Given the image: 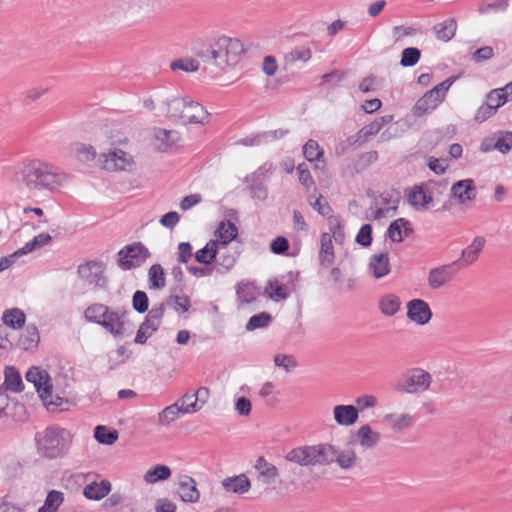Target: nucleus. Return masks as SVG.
<instances>
[{
  "instance_id": "1",
  "label": "nucleus",
  "mask_w": 512,
  "mask_h": 512,
  "mask_svg": "<svg viewBox=\"0 0 512 512\" xmlns=\"http://www.w3.org/2000/svg\"><path fill=\"white\" fill-rule=\"evenodd\" d=\"M14 180L29 198L59 193L69 177L53 164L39 158H25L14 166Z\"/></svg>"
},
{
  "instance_id": "2",
  "label": "nucleus",
  "mask_w": 512,
  "mask_h": 512,
  "mask_svg": "<svg viewBox=\"0 0 512 512\" xmlns=\"http://www.w3.org/2000/svg\"><path fill=\"white\" fill-rule=\"evenodd\" d=\"M193 52L203 63L226 71L240 62L244 47L237 38L221 36L209 42H196Z\"/></svg>"
},
{
  "instance_id": "3",
  "label": "nucleus",
  "mask_w": 512,
  "mask_h": 512,
  "mask_svg": "<svg viewBox=\"0 0 512 512\" xmlns=\"http://www.w3.org/2000/svg\"><path fill=\"white\" fill-rule=\"evenodd\" d=\"M26 380L33 384L43 404L50 408L59 407L64 403L61 394L68 387V375L57 376L52 379L47 370L41 367H31L26 373Z\"/></svg>"
},
{
  "instance_id": "4",
  "label": "nucleus",
  "mask_w": 512,
  "mask_h": 512,
  "mask_svg": "<svg viewBox=\"0 0 512 512\" xmlns=\"http://www.w3.org/2000/svg\"><path fill=\"white\" fill-rule=\"evenodd\" d=\"M159 113L172 119H179L185 124H206L210 116L200 103L188 97L177 96H170L162 100L159 105Z\"/></svg>"
},
{
  "instance_id": "5",
  "label": "nucleus",
  "mask_w": 512,
  "mask_h": 512,
  "mask_svg": "<svg viewBox=\"0 0 512 512\" xmlns=\"http://www.w3.org/2000/svg\"><path fill=\"white\" fill-rule=\"evenodd\" d=\"M73 434L62 427L50 426L36 434L37 452L46 459L64 456L73 442Z\"/></svg>"
},
{
  "instance_id": "6",
  "label": "nucleus",
  "mask_w": 512,
  "mask_h": 512,
  "mask_svg": "<svg viewBox=\"0 0 512 512\" xmlns=\"http://www.w3.org/2000/svg\"><path fill=\"white\" fill-rule=\"evenodd\" d=\"M432 383L431 374L423 368L408 369L398 380L395 389L406 394H422Z\"/></svg>"
},
{
  "instance_id": "7",
  "label": "nucleus",
  "mask_w": 512,
  "mask_h": 512,
  "mask_svg": "<svg viewBox=\"0 0 512 512\" xmlns=\"http://www.w3.org/2000/svg\"><path fill=\"white\" fill-rule=\"evenodd\" d=\"M98 162L100 167L108 172H129L135 167L132 154L117 146L100 153Z\"/></svg>"
},
{
  "instance_id": "8",
  "label": "nucleus",
  "mask_w": 512,
  "mask_h": 512,
  "mask_svg": "<svg viewBox=\"0 0 512 512\" xmlns=\"http://www.w3.org/2000/svg\"><path fill=\"white\" fill-rule=\"evenodd\" d=\"M400 203V194L395 191L384 192L375 197L367 211L368 218L382 220L396 215Z\"/></svg>"
},
{
  "instance_id": "9",
  "label": "nucleus",
  "mask_w": 512,
  "mask_h": 512,
  "mask_svg": "<svg viewBox=\"0 0 512 512\" xmlns=\"http://www.w3.org/2000/svg\"><path fill=\"white\" fill-rule=\"evenodd\" d=\"M454 82V78H448L441 82L433 89L427 91L415 104L413 113L415 116H422L434 110L445 98V95L451 85Z\"/></svg>"
},
{
  "instance_id": "10",
  "label": "nucleus",
  "mask_w": 512,
  "mask_h": 512,
  "mask_svg": "<svg viewBox=\"0 0 512 512\" xmlns=\"http://www.w3.org/2000/svg\"><path fill=\"white\" fill-rule=\"evenodd\" d=\"M118 265L123 270L140 267L150 257V252L141 243L126 246L118 253Z\"/></svg>"
},
{
  "instance_id": "11",
  "label": "nucleus",
  "mask_w": 512,
  "mask_h": 512,
  "mask_svg": "<svg viewBox=\"0 0 512 512\" xmlns=\"http://www.w3.org/2000/svg\"><path fill=\"white\" fill-rule=\"evenodd\" d=\"M180 134L176 130L153 128L150 144L158 152H171L179 146Z\"/></svg>"
},
{
  "instance_id": "12",
  "label": "nucleus",
  "mask_w": 512,
  "mask_h": 512,
  "mask_svg": "<svg viewBox=\"0 0 512 512\" xmlns=\"http://www.w3.org/2000/svg\"><path fill=\"white\" fill-rule=\"evenodd\" d=\"M126 314L124 310L108 308V313L99 325L114 337H123L126 331Z\"/></svg>"
},
{
  "instance_id": "13",
  "label": "nucleus",
  "mask_w": 512,
  "mask_h": 512,
  "mask_svg": "<svg viewBox=\"0 0 512 512\" xmlns=\"http://www.w3.org/2000/svg\"><path fill=\"white\" fill-rule=\"evenodd\" d=\"M451 197L461 205H467L476 199L477 189L471 178L456 181L450 188Z\"/></svg>"
},
{
  "instance_id": "14",
  "label": "nucleus",
  "mask_w": 512,
  "mask_h": 512,
  "mask_svg": "<svg viewBox=\"0 0 512 512\" xmlns=\"http://www.w3.org/2000/svg\"><path fill=\"white\" fill-rule=\"evenodd\" d=\"M457 262L442 265L429 271L427 282L432 289H439L453 280L458 272Z\"/></svg>"
},
{
  "instance_id": "15",
  "label": "nucleus",
  "mask_w": 512,
  "mask_h": 512,
  "mask_svg": "<svg viewBox=\"0 0 512 512\" xmlns=\"http://www.w3.org/2000/svg\"><path fill=\"white\" fill-rule=\"evenodd\" d=\"M407 317L418 325H425L432 319V311L426 301L413 299L407 303Z\"/></svg>"
},
{
  "instance_id": "16",
  "label": "nucleus",
  "mask_w": 512,
  "mask_h": 512,
  "mask_svg": "<svg viewBox=\"0 0 512 512\" xmlns=\"http://www.w3.org/2000/svg\"><path fill=\"white\" fill-rule=\"evenodd\" d=\"M104 267L99 261H88L78 267V274L81 279L90 285L103 286Z\"/></svg>"
},
{
  "instance_id": "17",
  "label": "nucleus",
  "mask_w": 512,
  "mask_h": 512,
  "mask_svg": "<svg viewBox=\"0 0 512 512\" xmlns=\"http://www.w3.org/2000/svg\"><path fill=\"white\" fill-rule=\"evenodd\" d=\"M238 253L230 245H217L215 269L219 273L228 272L236 263Z\"/></svg>"
},
{
  "instance_id": "18",
  "label": "nucleus",
  "mask_w": 512,
  "mask_h": 512,
  "mask_svg": "<svg viewBox=\"0 0 512 512\" xmlns=\"http://www.w3.org/2000/svg\"><path fill=\"white\" fill-rule=\"evenodd\" d=\"M368 273L374 279H381L391 272L389 255L387 252L373 254L368 261Z\"/></svg>"
},
{
  "instance_id": "19",
  "label": "nucleus",
  "mask_w": 512,
  "mask_h": 512,
  "mask_svg": "<svg viewBox=\"0 0 512 512\" xmlns=\"http://www.w3.org/2000/svg\"><path fill=\"white\" fill-rule=\"evenodd\" d=\"M409 204L418 211L429 209L433 204V197L427 185L415 186L408 194Z\"/></svg>"
},
{
  "instance_id": "20",
  "label": "nucleus",
  "mask_w": 512,
  "mask_h": 512,
  "mask_svg": "<svg viewBox=\"0 0 512 512\" xmlns=\"http://www.w3.org/2000/svg\"><path fill=\"white\" fill-rule=\"evenodd\" d=\"M177 493L182 501L195 503L200 498V492L197 489L196 481L187 475H182L177 481Z\"/></svg>"
},
{
  "instance_id": "21",
  "label": "nucleus",
  "mask_w": 512,
  "mask_h": 512,
  "mask_svg": "<svg viewBox=\"0 0 512 512\" xmlns=\"http://www.w3.org/2000/svg\"><path fill=\"white\" fill-rule=\"evenodd\" d=\"M358 418L359 410L354 405L339 404L333 408V419L339 426H352L358 421Z\"/></svg>"
},
{
  "instance_id": "22",
  "label": "nucleus",
  "mask_w": 512,
  "mask_h": 512,
  "mask_svg": "<svg viewBox=\"0 0 512 512\" xmlns=\"http://www.w3.org/2000/svg\"><path fill=\"white\" fill-rule=\"evenodd\" d=\"M485 244L486 240L483 236H475L471 243L462 250L458 261L464 266L474 264L478 260Z\"/></svg>"
},
{
  "instance_id": "23",
  "label": "nucleus",
  "mask_w": 512,
  "mask_h": 512,
  "mask_svg": "<svg viewBox=\"0 0 512 512\" xmlns=\"http://www.w3.org/2000/svg\"><path fill=\"white\" fill-rule=\"evenodd\" d=\"M286 460L301 466H315L314 447L301 446L292 449L286 455Z\"/></svg>"
},
{
  "instance_id": "24",
  "label": "nucleus",
  "mask_w": 512,
  "mask_h": 512,
  "mask_svg": "<svg viewBox=\"0 0 512 512\" xmlns=\"http://www.w3.org/2000/svg\"><path fill=\"white\" fill-rule=\"evenodd\" d=\"M238 229L234 223L230 221H221L214 232V238L211 239L218 246L230 245V243L237 237Z\"/></svg>"
},
{
  "instance_id": "25",
  "label": "nucleus",
  "mask_w": 512,
  "mask_h": 512,
  "mask_svg": "<svg viewBox=\"0 0 512 512\" xmlns=\"http://www.w3.org/2000/svg\"><path fill=\"white\" fill-rule=\"evenodd\" d=\"M413 421V416L409 413H389L383 418V422L396 433L409 429Z\"/></svg>"
},
{
  "instance_id": "26",
  "label": "nucleus",
  "mask_w": 512,
  "mask_h": 512,
  "mask_svg": "<svg viewBox=\"0 0 512 512\" xmlns=\"http://www.w3.org/2000/svg\"><path fill=\"white\" fill-rule=\"evenodd\" d=\"M355 438L362 448L371 449L378 445L381 440V435L379 432L373 430L368 424H365L357 429Z\"/></svg>"
},
{
  "instance_id": "27",
  "label": "nucleus",
  "mask_w": 512,
  "mask_h": 512,
  "mask_svg": "<svg viewBox=\"0 0 512 512\" xmlns=\"http://www.w3.org/2000/svg\"><path fill=\"white\" fill-rule=\"evenodd\" d=\"M226 492L244 494L251 488V482L245 474L224 478L221 482Z\"/></svg>"
},
{
  "instance_id": "28",
  "label": "nucleus",
  "mask_w": 512,
  "mask_h": 512,
  "mask_svg": "<svg viewBox=\"0 0 512 512\" xmlns=\"http://www.w3.org/2000/svg\"><path fill=\"white\" fill-rule=\"evenodd\" d=\"M111 488L108 480L93 481L83 488V495L89 500L99 501L110 493Z\"/></svg>"
},
{
  "instance_id": "29",
  "label": "nucleus",
  "mask_w": 512,
  "mask_h": 512,
  "mask_svg": "<svg viewBox=\"0 0 512 512\" xmlns=\"http://www.w3.org/2000/svg\"><path fill=\"white\" fill-rule=\"evenodd\" d=\"M411 232L410 222L404 218H398L389 225L386 236L391 241L399 243Z\"/></svg>"
},
{
  "instance_id": "30",
  "label": "nucleus",
  "mask_w": 512,
  "mask_h": 512,
  "mask_svg": "<svg viewBox=\"0 0 512 512\" xmlns=\"http://www.w3.org/2000/svg\"><path fill=\"white\" fill-rule=\"evenodd\" d=\"M264 294L267 298L275 302H280L288 298L289 289L277 279H272L267 282L264 288Z\"/></svg>"
},
{
  "instance_id": "31",
  "label": "nucleus",
  "mask_w": 512,
  "mask_h": 512,
  "mask_svg": "<svg viewBox=\"0 0 512 512\" xmlns=\"http://www.w3.org/2000/svg\"><path fill=\"white\" fill-rule=\"evenodd\" d=\"M70 154L79 162L87 163L96 159V149L86 143H74L70 146Z\"/></svg>"
},
{
  "instance_id": "32",
  "label": "nucleus",
  "mask_w": 512,
  "mask_h": 512,
  "mask_svg": "<svg viewBox=\"0 0 512 512\" xmlns=\"http://www.w3.org/2000/svg\"><path fill=\"white\" fill-rule=\"evenodd\" d=\"M334 462L343 469L348 470L355 467L358 463V457L355 450L351 447L339 449L336 447V457Z\"/></svg>"
},
{
  "instance_id": "33",
  "label": "nucleus",
  "mask_w": 512,
  "mask_h": 512,
  "mask_svg": "<svg viewBox=\"0 0 512 512\" xmlns=\"http://www.w3.org/2000/svg\"><path fill=\"white\" fill-rule=\"evenodd\" d=\"M313 447L316 465H328L334 462V459L336 457L335 446L328 443H324L313 445Z\"/></svg>"
},
{
  "instance_id": "34",
  "label": "nucleus",
  "mask_w": 512,
  "mask_h": 512,
  "mask_svg": "<svg viewBox=\"0 0 512 512\" xmlns=\"http://www.w3.org/2000/svg\"><path fill=\"white\" fill-rule=\"evenodd\" d=\"M319 260L322 266H330L334 261V248L330 233H323L320 239Z\"/></svg>"
},
{
  "instance_id": "35",
  "label": "nucleus",
  "mask_w": 512,
  "mask_h": 512,
  "mask_svg": "<svg viewBox=\"0 0 512 512\" xmlns=\"http://www.w3.org/2000/svg\"><path fill=\"white\" fill-rule=\"evenodd\" d=\"M64 493L59 490H50L45 500L37 510V512H58L61 505L64 503Z\"/></svg>"
},
{
  "instance_id": "36",
  "label": "nucleus",
  "mask_w": 512,
  "mask_h": 512,
  "mask_svg": "<svg viewBox=\"0 0 512 512\" xmlns=\"http://www.w3.org/2000/svg\"><path fill=\"white\" fill-rule=\"evenodd\" d=\"M2 321L12 329H21L25 324L26 315L19 308L7 309L3 312Z\"/></svg>"
},
{
  "instance_id": "37",
  "label": "nucleus",
  "mask_w": 512,
  "mask_h": 512,
  "mask_svg": "<svg viewBox=\"0 0 512 512\" xmlns=\"http://www.w3.org/2000/svg\"><path fill=\"white\" fill-rule=\"evenodd\" d=\"M401 300L395 294H386L379 300V309L387 317L394 316L400 309Z\"/></svg>"
},
{
  "instance_id": "38",
  "label": "nucleus",
  "mask_w": 512,
  "mask_h": 512,
  "mask_svg": "<svg viewBox=\"0 0 512 512\" xmlns=\"http://www.w3.org/2000/svg\"><path fill=\"white\" fill-rule=\"evenodd\" d=\"M238 300L245 304H250L257 299L260 294L259 289L251 282H241L237 289Z\"/></svg>"
},
{
  "instance_id": "39",
  "label": "nucleus",
  "mask_w": 512,
  "mask_h": 512,
  "mask_svg": "<svg viewBox=\"0 0 512 512\" xmlns=\"http://www.w3.org/2000/svg\"><path fill=\"white\" fill-rule=\"evenodd\" d=\"M171 474V469L168 466L159 464L147 470L143 479L147 484H155L159 481L167 480Z\"/></svg>"
},
{
  "instance_id": "40",
  "label": "nucleus",
  "mask_w": 512,
  "mask_h": 512,
  "mask_svg": "<svg viewBox=\"0 0 512 512\" xmlns=\"http://www.w3.org/2000/svg\"><path fill=\"white\" fill-rule=\"evenodd\" d=\"M164 315V304H160L158 307H153L141 324L143 328H146L151 334H153L159 328L161 319Z\"/></svg>"
},
{
  "instance_id": "41",
  "label": "nucleus",
  "mask_w": 512,
  "mask_h": 512,
  "mask_svg": "<svg viewBox=\"0 0 512 512\" xmlns=\"http://www.w3.org/2000/svg\"><path fill=\"white\" fill-rule=\"evenodd\" d=\"M393 116L392 115H386L382 117L376 118L374 121H372L370 124L364 126L359 131V137L367 139L370 136L376 135L384 125L392 122Z\"/></svg>"
},
{
  "instance_id": "42",
  "label": "nucleus",
  "mask_w": 512,
  "mask_h": 512,
  "mask_svg": "<svg viewBox=\"0 0 512 512\" xmlns=\"http://www.w3.org/2000/svg\"><path fill=\"white\" fill-rule=\"evenodd\" d=\"M216 252L217 244L210 240L203 248L199 249L195 253V260L204 265H209L213 262L215 263Z\"/></svg>"
},
{
  "instance_id": "43",
  "label": "nucleus",
  "mask_w": 512,
  "mask_h": 512,
  "mask_svg": "<svg viewBox=\"0 0 512 512\" xmlns=\"http://www.w3.org/2000/svg\"><path fill=\"white\" fill-rule=\"evenodd\" d=\"M4 385L7 390L20 392L23 389V382L20 373L15 367L5 369Z\"/></svg>"
},
{
  "instance_id": "44",
  "label": "nucleus",
  "mask_w": 512,
  "mask_h": 512,
  "mask_svg": "<svg viewBox=\"0 0 512 512\" xmlns=\"http://www.w3.org/2000/svg\"><path fill=\"white\" fill-rule=\"evenodd\" d=\"M183 415L178 404L175 402L158 413V422L160 425L168 426Z\"/></svg>"
},
{
  "instance_id": "45",
  "label": "nucleus",
  "mask_w": 512,
  "mask_h": 512,
  "mask_svg": "<svg viewBox=\"0 0 512 512\" xmlns=\"http://www.w3.org/2000/svg\"><path fill=\"white\" fill-rule=\"evenodd\" d=\"M118 432L104 425H98L94 429V438L104 445H112L118 439Z\"/></svg>"
},
{
  "instance_id": "46",
  "label": "nucleus",
  "mask_w": 512,
  "mask_h": 512,
  "mask_svg": "<svg viewBox=\"0 0 512 512\" xmlns=\"http://www.w3.org/2000/svg\"><path fill=\"white\" fill-rule=\"evenodd\" d=\"M149 285L153 289H161L165 287L166 278L164 269L160 264H154L148 271Z\"/></svg>"
},
{
  "instance_id": "47",
  "label": "nucleus",
  "mask_w": 512,
  "mask_h": 512,
  "mask_svg": "<svg viewBox=\"0 0 512 512\" xmlns=\"http://www.w3.org/2000/svg\"><path fill=\"white\" fill-rule=\"evenodd\" d=\"M457 24L454 19H448L435 26L436 37L442 41H449L455 35Z\"/></svg>"
},
{
  "instance_id": "48",
  "label": "nucleus",
  "mask_w": 512,
  "mask_h": 512,
  "mask_svg": "<svg viewBox=\"0 0 512 512\" xmlns=\"http://www.w3.org/2000/svg\"><path fill=\"white\" fill-rule=\"evenodd\" d=\"M108 308L109 307L104 304H92L84 312L85 319L99 325L105 314L108 313Z\"/></svg>"
},
{
  "instance_id": "49",
  "label": "nucleus",
  "mask_w": 512,
  "mask_h": 512,
  "mask_svg": "<svg viewBox=\"0 0 512 512\" xmlns=\"http://www.w3.org/2000/svg\"><path fill=\"white\" fill-rule=\"evenodd\" d=\"M39 342V333L34 325L27 326L25 333L20 337L19 345L24 350H29L37 346Z\"/></svg>"
},
{
  "instance_id": "50",
  "label": "nucleus",
  "mask_w": 512,
  "mask_h": 512,
  "mask_svg": "<svg viewBox=\"0 0 512 512\" xmlns=\"http://www.w3.org/2000/svg\"><path fill=\"white\" fill-rule=\"evenodd\" d=\"M167 305L178 313H185L191 307V300L186 294H175L167 299Z\"/></svg>"
},
{
  "instance_id": "51",
  "label": "nucleus",
  "mask_w": 512,
  "mask_h": 512,
  "mask_svg": "<svg viewBox=\"0 0 512 512\" xmlns=\"http://www.w3.org/2000/svg\"><path fill=\"white\" fill-rule=\"evenodd\" d=\"M508 6V0H485L481 4L479 12L483 15L496 14L506 11Z\"/></svg>"
},
{
  "instance_id": "52",
  "label": "nucleus",
  "mask_w": 512,
  "mask_h": 512,
  "mask_svg": "<svg viewBox=\"0 0 512 512\" xmlns=\"http://www.w3.org/2000/svg\"><path fill=\"white\" fill-rule=\"evenodd\" d=\"M255 469L267 481L274 479L278 475L277 468L262 456L256 460Z\"/></svg>"
},
{
  "instance_id": "53",
  "label": "nucleus",
  "mask_w": 512,
  "mask_h": 512,
  "mask_svg": "<svg viewBox=\"0 0 512 512\" xmlns=\"http://www.w3.org/2000/svg\"><path fill=\"white\" fill-rule=\"evenodd\" d=\"M50 241L51 236L48 233H40L36 235L31 241L27 242L22 248H20L18 253H21L22 255L28 254L35 249L47 245Z\"/></svg>"
},
{
  "instance_id": "54",
  "label": "nucleus",
  "mask_w": 512,
  "mask_h": 512,
  "mask_svg": "<svg viewBox=\"0 0 512 512\" xmlns=\"http://www.w3.org/2000/svg\"><path fill=\"white\" fill-rule=\"evenodd\" d=\"M172 70H182L184 72H196L200 68L199 61L192 57H184L173 61L170 65Z\"/></svg>"
},
{
  "instance_id": "55",
  "label": "nucleus",
  "mask_w": 512,
  "mask_h": 512,
  "mask_svg": "<svg viewBox=\"0 0 512 512\" xmlns=\"http://www.w3.org/2000/svg\"><path fill=\"white\" fill-rule=\"evenodd\" d=\"M507 100V95H505L503 89L497 88L490 91L486 97L485 104H487L493 111L496 112L499 107L507 102Z\"/></svg>"
},
{
  "instance_id": "56",
  "label": "nucleus",
  "mask_w": 512,
  "mask_h": 512,
  "mask_svg": "<svg viewBox=\"0 0 512 512\" xmlns=\"http://www.w3.org/2000/svg\"><path fill=\"white\" fill-rule=\"evenodd\" d=\"M272 321V317L267 312H262L253 315L246 324L247 331H254L256 329L267 327Z\"/></svg>"
},
{
  "instance_id": "57",
  "label": "nucleus",
  "mask_w": 512,
  "mask_h": 512,
  "mask_svg": "<svg viewBox=\"0 0 512 512\" xmlns=\"http://www.w3.org/2000/svg\"><path fill=\"white\" fill-rule=\"evenodd\" d=\"M328 225L331 232V237L334 238L336 242H343L345 233L342 219L339 216L329 217Z\"/></svg>"
},
{
  "instance_id": "58",
  "label": "nucleus",
  "mask_w": 512,
  "mask_h": 512,
  "mask_svg": "<svg viewBox=\"0 0 512 512\" xmlns=\"http://www.w3.org/2000/svg\"><path fill=\"white\" fill-rule=\"evenodd\" d=\"M309 205L317 211L321 216L326 217L329 219V217H332V208L330 207L329 203L323 198L321 194H318L315 198V201H312V198H308Z\"/></svg>"
},
{
  "instance_id": "59",
  "label": "nucleus",
  "mask_w": 512,
  "mask_h": 512,
  "mask_svg": "<svg viewBox=\"0 0 512 512\" xmlns=\"http://www.w3.org/2000/svg\"><path fill=\"white\" fill-rule=\"evenodd\" d=\"M421 57L419 49L414 47L405 48L402 51L400 65L403 67H412L418 63Z\"/></svg>"
},
{
  "instance_id": "60",
  "label": "nucleus",
  "mask_w": 512,
  "mask_h": 512,
  "mask_svg": "<svg viewBox=\"0 0 512 512\" xmlns=\"http://www.w3.org/2000/svg\"><path fill=\"white\" fill-rule=\"evenodd\" d=\"M303 154L309 162H313L323 156V150L315 140L310 139L303 146Z\"/></svg>"
},
{
  "instance_id": "61",
  "label": "nucleus",
  "mask_w": 512,
  "mask_h": 512,
  "mask_svg": "<svg viewBox=\"0 0 512 512\" xmlns=\"http://www.w3.org/2000/svg\"><path fill=\"white\" fill-rule=\"evenodd\" d=\"M153 4L148 0H129L128 13L132 16L146 14L151 12Z\"/></svg>"
},
{
  "instance_id": "62",
  "label": "nucleus",
  "mask_w": 512,
  "mask_h": 512,
  "mask_svg": "<svg viewBox=\"0 0 512 512\" xmlns=\"http://www.w3.org/2000/svg\"><path fill=\"white\" fill-rule=\"evenodd\" d=\"M194 396L191 395L190 392L181 396L177 401L178 407L182 411L184 415L186 414H194L198 412V407L193 400Z\"/></svg>"
},
{
  "instance_id": "63",
  "label": "nucleus",
  "mask_w": 512,
  "mask_h": 512,
  "mask_svg": "<svg viewBox=\"0 0 512 512\" xmlns=\"http://www.w3.org/2000/svg\"><path fill=\"white\" fill-rule=\"evenodd\" d=\"M312 52L310 48L308 47H297L294 50H292L289 55L288 59L291 62H307L311 59Z\"/></svg>"
},
{
  "instance_id": "64",
  "label": "nucleus",
  "mask_w": 512,
  "mask_h": 512,
  "mask_svg": "<svg viewBox=\"0 0 512 512\" xmlns=\"http://www.w3.org/2000/svg\"><path fill=\"white\" fill-rule=\"evenodd\" d=\"M132 305L138 313H144L148 309V297L143 291H136L133 295Z\"/></svg>"
}]
</instances>
